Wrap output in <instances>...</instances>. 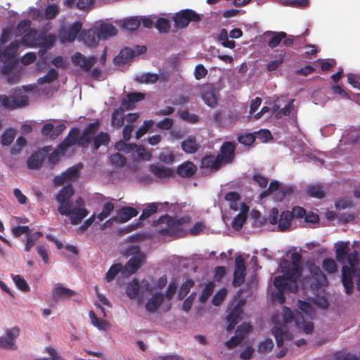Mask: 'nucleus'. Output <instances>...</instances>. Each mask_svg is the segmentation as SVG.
<instances>
[{
    "label": "nucleus",
    "instance_id": "obj_1",
    "mask_svg": "<svg viewBox=\"0 0 360 360\" xmlns=\"http://www.w3.org/2000/svg\"><path fill=\"white\" fill-rule=\"evenodd\" d=\"M283 319L284 323H276L272 328V333L276 340L277 346L281 347L283 345L284 340H291L292 335L288 331L287 323L295 322L297 326H300V319L297 314L294 316L292 310L288 307L283 309Z\"/></svg>",
    "mask_w": 360,
    "mask_h": 360
},
{
    "label": "nucleus",
    "instance_id": "obj_2",
    "mask_svg": "<svg viewBox=\"0 0 360 360\" xmlns=\"http://www.w3.org/2000/svg\"><path fill=\"white\" fill-rule=\"evenodd\" d=\"M190 218L188 217H172L168 214L161 216L158 219L153 221V225L165 224L166 227L162 228L160 233L163 236H178L183 231L182 225L188 223Z\"/></svg>",
    "mask_w": 360,
    "mask_h": 360
},
{
    "label": "nucleus",
    "instance_id": "obj_3",
    "mask_svg": "<svg viewBox=\"0 0 360 360\" xmlns=\"http://www.w3.org/2000/svg\"><path fill=\"white\" fill-rule=\"evenodd\" d=\"M126 257H131L123 266V276L128 277L136 272L145 264L146 254L141 250L139 245H132L125 252Z\"/></svg>",
    "mask_w": 360,
    "mask_h": 360
},
{
    "label": "nucleus",
    "instance_id": "obj_4",
    "mask_svg": "<svg viewBox=\"0 0 360 360\" xmlns=\"http://www.w3.org/2000/svg\"><path fill=\"white\" fill-rule=\"evenodd\" d=\"M28 105V96L23 94L19 89H15L10 96L0 94V108L11 111L25 108Z\"/></svg>",
    "mask_w": 360,
    "mask_h": 360
},
{
    "label": "nucleus",
    "instance_id": "obj_5",
    "mask_svg": "<svg viewBox=\"0 0 360 360\" xmlns=\"http://www.w3.org/2000/svg\"><path fill=\"white\" fill-rule=\"evenodd\" d=\"M292 262L283 259L280 262V267L282 273L289 276V278L295 280L299 279L302 273L301 266V255L297 252H294L291 255Z\"/></svg>",
    "mask_w": 360,
    "mask_h": 360
},
{
    "label": "nucleus",
    "instance_id": "obj_6",
    "mask_svg": "<svg viewBox=\"0 0 360 360\" xmlns=\"http://www.w3.org/2000/svg\"><path fill=\"white\" fill-rule=\"evenodd\" d=\"M201 15L191 9H183L176 13L172 17L174 27L177 30L187 27L190 22H198L201 20Z\"/></svg>",
    "mask_w": 360,
    "mask_h": 360
},
{
    "label": "nucleus",
    "instance_id": "obj_7",
    "mask_svg": "<svg viewBox=\"0 0 360 360\" xmlns=\"http://www.w3.org/2000/svg\"><path fill=\"white\" fill-rule=\"evenodd\" d=\"M75 193L71 184L63 187L56 196V200L60 203L58 211L60 214H69L68 208L72 206L70 199Z\"/></svg>",
    "mask_w": 360,
    "mask_h": 360
},
{
    "label": "nucleus",
    "instance_id": "obj_8",
    "mask_svg": "<svg viewBox=\"0 0 360 360\" xmlns=\"http://www.w3.org/2000/svg\"><path fill=\"white\" fill-rule=\"evenodd\" d=\"M244 301L240 300L235 305L230 304L228 307L229 313L226 316V322L228 326L226 327L227 331H231L234 329L235 326L241 320V315L243 314V307Z\"/></svg>",
    "mask_w": 360,
    "mask_h": 360
},
{
    "label": "nucleus",
    "instance_id": "obj_9",
    "mask_svg": "<svg viewBox=\"0 0 360 360\" xmlns=\"http://www.w3.org/2000/svg\"><path fill=\"white\" fill-rule=\"evenodd\" d=\"M236 144L232 141H225L220 147L217 158L221 165H229L233 162L236 155Z\"/></svg>",
    "mask_w": 360,
    "mask_h": 360
},
{
    "label": "nucleus",
    "instance_id": "obj_10",
    "mask_svg": "<svg viewBox=\"0 0 360 360\" xmlns=\"http://www.w3.org/2000/svg\"><path fill=\"white\" fill-rule=\"evenodd\" d=\"M82 23L79 21L75 22L68 28L63 27L59 32V38L62 43L72 42L81 32Z\"/></svg>",
    "mask_w": 360,
    "mask_h": 360
},
{
    "label": "nucleus",
    "instance_id": "obj_11",
    "mask_svg": "<svg viewBox=\"0 0 360 360\" xmlns=\"http://www.w3.org/2000/svg\"><path fill=\"white\" fill-rule=\"evenodd\" d=\"M51 146H45L37 152L32 153L27 160V166L30 169H39L45 160L47 153L51 151Z\"/></svg>",
    "mask_w": 360,
    "mask_h": 360
},
{
    "label": "nucleus",
    "instance_id": "obj_12",
    "mask_svg": "<svg viewBox=\"0 0 360 360\" xmlns=\"http://www.w3.org/2000/svg\"><path fill=\"white\" fill-rule=\"evenodd\" d=\"M246 276V266L243 258L238 256L236 258L235 269L232 285L234 287L240 286L244 282Z\"/></svg>",
    "mask_w": 360,
    "mask_h": 360
},
{
    "label": "nucleus",
    "instance_id": "obj_13",
    "mask_svg": "<svg viewBox=\"0 0 360 360\" xmlns=\"http://www.w3.org/2000/svg\"><path fill=\"white\" fill-rule=\"evenodd\" d=\"M283 276L275 277L274 284L277 289L288 290L290 292H296L298 290L297 281L290 278L289 276L283 273Z\"/></svg>",
    "mask_w": 360,
    "mask_h": 360
},
{
    "label": "nucleus",
    "instance_id": "obj_14",
    "mask_svg": "<svg viewBox=\"0 0 360 360\" xmlns=\"http://www.w3.org/2000/svg\"><path fill=\"white\" fill-rule=\"evenodd\" d=\"M356 271V269L344 265L342 267L341 281L345 288V292L350 295L353 292L354 283L353 278Z\"/></svg>",
    "mask_w": 360,
    "mask_h": 360
},
{
    "label": "nucleus",
    "instance_id": "obj_15",
    "mask_svg": "<svg viewBox=\"0 0 360 360\" xmlns=\"http://www.w3.org/2000/svg\"><path fill=\"white\" fill-rule=\"evenodd\" d=\"M83 167L82 164L72 166L68 168L60 176L54 178L53 182L56 186H61L68 181L75 180L79 177V169Z\"/></svg>",
    "mask_w": 360,
    "mask_h": 360
},
{
    "label": "nucleus",
    "instance_id": "obj_16",
    "mask_svg": "<svg viewBox=\"0 0 360 360\" xmlns=\"http://www.w3.org/2000/svg\"><path fill=\"white\" fill-rule=\"evenodd\" d=\"M80 143V130L74 127L70 129L68 136L65 139L58 145V148L62 151H65L69 147L74 145L79 146Z\"/></svg>",
    "mask_w": 360,
    "mask_h": 360
},
{
    "label": "nucleus",
    "instance_id": "obj_17",
    "mask_svg": "<svg viewBox=\"0 0 360 360\" xmlns=\"http://www.w3.org/2000/svg\"><path fill=\"white\" fill-rule=\"evenodd\" d=\"M72 61L75 65L79 66L85 72H89L96 62V56L86 58L83 54L77 52L72 56Z\"/></svg>",
    "mask_w": 360,
    "mask_h": 360
},
{
    "label": "nucleus",
    "instance_id": "obj_18",
    "mask_svg": "<svg viewBox=\"0 0 360 360\" xmlns=\"http://www.w3.org/2000/svg\"><path fill=\"white\" fill-rule=\"evenodd\" d=\"M66 129L63 123H60L56 127L51 122L46 123L41 129V133L44 136H49L51 140L56 139Z\"/></svg>",
    "mask_w": 360,
    "mask_h": 360
},
{
    "label": "nucleus",
    "instance_id": "obj_19",
    "mask_svg": "<svg viewBox=\"0 0 360 360\" xmlns=\"http://www.w3.org/2000/svg\"><path fill=\"white\" fill-rule=\"evenodd\" d=\"M201 96L205 103L210 107H214L217 103L215 89L213 84H204L201 88Z\"/></svg>",
    "mask_w": 360,
    "mask_h": 360
},
{
    "label": "nucleus",
    "instance_id": "obj_20",
    "mask_svg": "<svg viewBox=\"0 0 360 360\" xmlns=\"http://www.w3.org/2000/svg\"><path fill=\"white\" fill-rule=\"evenodd\" d=\"M20 46V41L18 40H15L11 41L9 45L6 46L1 52H0V60L1 62H7L8 60H18L15 58L17 51Z\"/></svg>",
    "mask_w": 360,
    "mask_h": 360
},
{
    "label": "nucleus",
    "instance_id": "obj_21",
    "mask_svg": "<svg viewBox=\"0 0 360 360\" xmlns=\"http://www.w3.org/2000/svg\"><path fill=\"white\" fill-rule=\"evenodd\" d=\"M79 38L88 46H94L99 42L97 27H91L89 30H83Z\"/></svg>",
    "mask_w": 360,
    "mask_h": 360
},
{
    "label": "nucleus",
    "instance_id": "obj_22",
    "mask_svg": "<svg viewBox=\"0 0 360 360\" xmlns=\"http://www.w3.org/2000/svg\"><path fill=\"white\" fill-rule=\"evenodd\" d=\"M222 166L217 156L214 155H207L204 156L200 161V167L202 169H210L212 172L219 170Z\"/></svg>",
    "mask_w": 360,
    "mask_h": 360
},
{
    "label": "nucleus",
    "instance_id": "obj_23",
    "mask_svg": "<svg viewBox=\"0 0 360 360\" xmlns=\"http://www.w3.org/2000/svg\"><path fill=\"white\" fill-rule=\"evenodd\" d=\"M68 210L70 213L64 215L70 217L72 224H79L89 213L87 210L84 207H72V206L68 208Z\"/></svg>",
    "mask_w": 360,
    "mask_h": 360
},
{
    "label": "nucleus",
    "instance_id": "obj_24",
    "mask_svg": "<svg viewBox=\"0 0 360 360\" xmlns=\"http://www.w3.org/2000/svg\"><path fill=\"white\" fill-rule=\"evenodd\" d=\"M145 98V94L141 92H131L126 94L125 98L122 100V109L129 110L131 106Z\"/></svg>",
    "mask_w": 360,
    "mask_h": 360
},
{
    "label": "nucleus",
    "instance_id": "obj_25",
    "mask_svg": "<svg viewBox=\"0 0 360 360\" xmlns=\"http://www.w3.org/2000/svg\"><path fill=\"white\" fill-rule=\"evenodd\" d=\"M99 40H105L117 34V28L111 23H101L97 27Z\"/></svg>",
    "mask_w": 360,
    "mask_h": 360
},
{
    "label": "nucleus",
    "instance_id": "obj_26",
    "mask_svg": "<svg viewBox=\"0 0 360 360\" xmlns=\"http://www.w3.org/2000/svg\"><path fill=\"white\" fill-rule=\"evenodd\" d=\"M75 294L76 292L74 290L64 287L60 283H57L52 291V297L54 300L69 299Z\"/></svg>",
    "mask_w": 360,
    "mask_h": 360
},
{
    "label": "nucleus",
    "instance_id": "obj_27",
    "mask_svg": "<svg viewBox=\"0 0 360 360\" xmlns=\"http://www.w3.org/2000/svg\"><path fill=\"white\" fill-rule=\"evenodd\" d=\"M197 167L191 161H186L178 166L176 173L184 178H191L197 172Z\"/></svg>",
    "mask_w": 360,
    "mask_h": 360
},
{
    "label": "nucleus",
    "instance_id": "obj_28",
    "mask_svg": "<svg viewBox=\"0 0 360 360\" xmlns=\"http://www.w3.org/2000/svg\"><path fill=\"white\" fill-rule=\"evenodd\" d=\"M164 302V294L155 292L146 303L145 308L150 313H155Z\"/></svg>",
    "mask_w": 360,
    "mask_h": 360
},
{
    "label": "nucleus",
    "instance_id": "obj_29",
    "mask_svg": "<svg viewBox=\"0 0 360 360\" xmlns=\"http://www.w3.org/2000/svg\"><path fill=\"white\" fill-rule=\"evenodd\" d=\"M293 102L294 99L290 100L283 108H280L277 104H274L271 108L272 115H274L276 119H281L283 116L289 115L294 108Z\"/></svg>",
    "mask_w": 360,
    "mask_h": 360
},
{
    "label": "nucleus",
    "instance_id": "obj_30",
    "mask_svg": "<svg viewBox=\"0 0 360 360\" xmlns=\"http://www.w3.org/2000/svg\"><path fill=\"white\" fill-rule=\"evenodd\" d=\"M293 219V214L290 211L286 210L281 212L278 223V230L281 232L286 231L291 226V221Z\"/></svg>",
    "mask_w": 360,
    "mask_h": 360
},
{
    "label": "nucleus",
    "instance_id": "obj_31",
    "mask_svg": "<svg viewBox=\"0 0 360 360\" xmlns=\"http://www.w3.org/2000/svg\"><path fill=\"white\" fill-rule=\"evenodd\" d=\"M149 170L153 174L160 179H168L172 176L174 174V171L172 169L156 165H151Z\"/></svg>",
    "mask_w": 360,
    "mask_h": 360
},
{
    "label": "nucleus",
    "instance_id": "obj_32",
    "mask_svg": "<svg viewBox=\"0 0 360 360\" xmlns=\"http://www.w3.org/2000/svg\"><path fill=\"white\" fill-rule=\"evenodd\" d=\"M136 56L135 51L129 48L125 47L122 49L120 53L116 56L113 61L115 64H125Z\"/></svg>",
    "mask_w": 360,
    "mask_h": 360
},
{
    "label": "nucleus",
    "instance_id": "obj_33",
    "mask_svg": "<svg viewBox=\"0 0 360 360\" xmlns=\"http://www.w3.org/2000/svg\"><path fill=\"white\" fill-rule=\"evenodd\" d=\"M138 214V211L132 207H124L117 214L119 222L124 223Z\"/></svg>",
    "mask_w": 360,
    "mask_h": 360
},
{
    "label": "nucleus",
    "instance_id": "obj_34",
    "mask_svg": "<svg viewBox=\"0 0 360 360\" xmlns=\"http://www.w3.org/2000/svg\"><path fill=\"white\" fill-rule=\"evenodd\" d=\"M37 36V30L32 28L22 36L20 41H19L20 44L28 47H34L38 45Z\"/></svg>",
    "mask_w": 360,
    "mask_h": 360
},
{
    "label": "nucleus",
    "instance_id": "obj_35",
    "mask_svg": "<svg viewBox=\"0 0 360 360\" xmlns=\"http://www.w3.org/2000/svg\"><path fill=\"white\" fill-rule=\"evenodd\" d=\"M181 148L185 153L193 154L199 150L200 145L197 143L195 136H189L182 141Z\"/></svg>",
    "mask_w": 360,
    "mask_h": 360
},
{
    "label": "nucleus",
    "instance_id": "obj_36",
    "mask_svg": "<svg viewBox=\"0 0 360 360\" xmlns=\"http://www.w3.org/2000/svg\"><path fill=\"white\" fill-rule=\"evenodd\" d=\"M124 110H127L122 109L121 105L120 108L116 109L113 111L111 117V124L113 127L120 128L123 125L124 121L123 112Z\"/></svg>",
    "mask_w": 360,
    "mask_h": 360
},
{
    "label": "nucleus",
    "instance_id": "obj_37",
    "mask_svg": "<svg viewBox=\"0 0 360 360\" xmlns=\"http://www.w3.org/2000/svg\"><path fill=\"white\" fill-rule=\"evenodd\" d=\"M309 196L314 198L322 199L325 197V192L321 184H310L307 188Z\"/></svg>",
    "mask_w": 360,
    "mask_h": 360
},
{
    "label": "nucleus",
    "instance_id": "obj_38",
    "mask_svg": "<svg viewBox=\"0 0 360 360\" xmlns=\"http://www.w3.org/2000/svg\"><path fill=\"white\" fill-rule=\"evenodd\" d=\"M349 251V242H341L335 245V257L339 262H342Z\"/></svg>",
    "mask_w": 360,
    "mask_h": 360
},
{
    "label": "nucleus",
    "instance_id": "obj_39",
    "mask_svg": "<svg viewBox=\"0 0 360 360\" xmlns=\"http://www.w3.org/2000/svg\"><path fill=\"white\" fill-rule=\"evenodd\" d=\"M140 284L137 279H133L129 282L126 288V292L127 296L130 299H135L139 293Z\"/></svg>",
    "mask_w": 360,
    "mask_h": 360
},
{
    "label": "nucleus",
    "instance_id": "obj_40",
    "mask_svg": "<svg viewBox=\"0 0 360 360\" xmlns=\"http://www.w3.org/2000/svg\"><path fill=\"white\" fill-rule=\"evenodd\" d=\"M110 135L106 132L98 133L93 139L95 150H98L101 146H107L110 142Z\"/></svg>",
    "mask_w": 360,
    "mask_h": 360
},
{
    "label": "nucleus",
    "instance_id": "obj_41",
    "mask_svg": "<svg viewBox=\"0 0 360 360\" xmlns=\"http://www.w3.org/2000/svg\"><path fill=\"white\" fill-rule=\"evenodd\" d=\"M123 266L120 263L112 264L105 274L106 281H112L119 273L123 275Z\"/></svg>",
    "mask_w": 360,
    "mask_h": 360
},
{
    "label": "nucleus",
    "instance_id": "obj_42",
    "mask_svg": "<svg viewBox=\"0 0 360 360\" xmlns=\"http://www.w3.org/2000/svg\"><path fill=\"white\" fill-rule=\"evenodd\" d=\"M141 20L138 17H132L123 20L122 27L129 31H134L139 28Z\"/></svg>",
    "mask_w": 360,
    "mask_h": 360
},
{
    "label": "nucleus",
    "instance_id": "obj_43",
    "mask_svg": "<svg viewBox=\"0 0 360 360\" xmlns=\"http://www.w3.org/2000/svg\"><path fill=\"white\" fill-rule=\"evenodd\" d=\"M15 137V130L13 128H9L3 133L1 136V143L3 146H10Z\"/></svg>",
    "mask_w": 360,
    "mask_h": 360
},
{
    "label": "nucleus",
    "instance_id": "obj_44",
    "mask_svg": "<svg viewBox=\"0 0 360 360\" xmlns=\"http://www.w3.org/2000/svg\"><path fill=\"white\" fill-rule=\"evenodd\" d=\"M91 323L99 330H105L108 326V323L105 320L100 319L97 317L94 311L89 313Z\"/></svg>",
    "mask_w": 360,
    "mask_h": 360
},
{
    "label": "nucleus",
    "instance_id": "obj_45",
    "mask_svg": "<svg viewBox=\"0 0 360 360\" xmlns=\"http://www.w3.org/2000/svg\"><path fill=\"white\" fill-rule=\"evenodd\" d=\"M297 306L300 311H297L296 314L300 319L304 320V316L311 311V307L308 302L302 300H298Z\"/></svg>",
    "mask_w": 360,
    "mask_h": 360
},
{
    "label": "nucleus",
    "instance_id": "obj_46",
    "mask_svg": "<svg viewBox=\"0 0 360 360\" xmlns=\"http://www.w3.org/2000/svg\"><path fill=\"white\" fill-rule=\"evenodd\" d=\"M4 64L0 65V72L3 75L7 76L15 70L18 65V60H8L7 62H2Z\"/></svg>",
    "mask_w": 360,
    "mask_h": 360
},
{
    "label": "nucleus",
    "instance_id": "obj_47",
    "mask_svg": "<svg viewBox=\"0 0 360 360\" xmlns=\"http://www.w3.org/2000/svg\"><path fill=\"white\" fill-rule=\"evenodd\" d=\"M32 21L28 19L20 20L16 28L15 34L16 36H22L25 33L28 32L31 28Z\"/></svg>",
    "mask_w": 360,
    "mask_h": 360
},
{
    "label": "nucleus",
    "instance_id": "obj_48",
    "mask_svg": "<svg viewBox=\"0 0 360 360\" xmlns=\"http://www.w3.org/2000/svg\"><path fill=\"white\" fill-rule=\"evenodd\" d=\"M158 203L152 202L148 204L142 211L139 220H144L150 217L158 211Z\"/></svg>",
    "mask_w": 360,
    "mask_h": 360
},
{
    "label": "nucleus",
    "instance_id": "obj_49",
    "mask_svg": "<svg viewBox=\"0 0 360 360\" xmlns=\"http://www.w3.org/2000/svg\"><path fill=\"white\" fill-rule=\"evenodd\" d=\"M194 285V281L192 279H187L181 286L178 298L180 300H184L190 292L191 288Z\"/></svg>",
    "mask_w": 360,
    "mask_h": 360
},
{
    "label": "nucleus",
    "instance_id": "obj_50",
    "mask_svg": "<svg viewBox=\"0 0 360 360\" xmlns=\"http://www.w3.org/2000/svg\"><path fill=\"white\" fill-rule=\"evenodd\" d=\"M155 27L160 33H168L171 29L169 21L164 18H159L155 24Z\"/></svg>",
    "mask_w": 360,
    "mask_h": 360
},
{
    "label": "nucleus",
    "instance_id": "obj_51",
    "mask_svg": "<svg viewBox=\"0 0 360 360\" xmlns=\"http://www.w3.org/2000/svg\"><path fill=\"white\" fill-rule=\"evenodd\" d=\"M238 141L245 146H250L255 141V136L252 133H241L237 136Z\"/></svg>",
    "mask_w": 360,
    "mask_h": 360
},
{
    "label": "nucleus",
    "instance_id": "obj_52",
    "mask_svg": "<svg viewBox=\"0 0 360 360\" xmlns=\"http://www.w3.org/2000/svg\"><path fill=\"white\" fill-rule=\"evenodd\" d=\"M20 330L18 326H14L12 328L8 329L6 332V338L13 349H16V346L14 344L15 339L20 335Z\"/></svg>",
    "mask_w": 360,
    "mask_h": 360
},
{
    "label": "nucleus",
    "instance_id": "obj_53",
    "mask_svg": "<svg viewBox=\"0 0 360 360\" xmlns=\"http://www.w3.org/2000/svg\"><path fill=\"white\" fill-rule=\"evenodd\" d=\"M215 287V284L213 282H210L207 283L202 290L201 295H200V301L202 303H205L207 302L208 298L211 296L212 292H214V288Z\"/></svg>",
    "mask_w": 360,
    "mask_h": 360
},
{
    "label": "nucleus",
    "instance_id": "obj_54",
    "mask_svg": "<svg viewBox=\"0 0 360 360\" xmlns=\"http://www.w3.org/2000/svg\"><path fill=\"white\" fill-rule=\"evenodd\" d=\"M42 236V233L37 231L32 234L27 235V238L25 243V251L30 252L32 248L35 245L36 242L40 237Z\"/></svg>",
    "mask_w": 360,
    "mask_h": 360
},
{
    "label": "nucleus",
    "instance_id": "obj_55",
    "mask_svg": "<svg viewBox=\"0 0 360 360\" xmlns=\"http://www.w3.org/2000/svg\"><path fill=\"white\" fill-rule=\"evenodd\" d=\"M110 160L111 165L117 168L123 167L127 162L126 158L119 153L112 155Z\"/></svg>",
    "mask_w": 360,
    "mask_h": 360
},
{
    "label": "nucleus",
    "instance_id": "obj_56",
    "mask_svg": "<svg viewBox=\"0 0 360 360\" xmlns=\"http://www.w3.org/2000/svg\"><path fill=\"white\" fill-rule=\"evenodd\" d=\"M322 267L326 272L330 274L337 271L336 262L331 258L324 259L322 263Z\"/></svg>",
    "mask_w": 360,
    "mask_h": 360
},
{
    "label": "nucleus",
    "instance_id": "obj_57",
    "mask_svg": "<svg viewBox=\"0 0 360 360\" xmlns=\"http://www.w3.org/2000/svg\"><path fill=\"white\" fill-rule=\"evenodd\" d=\"M13 281L15 283L17 288L23 292L30 291V288L27 281L19 275H11Z\"/></svg>",
    "mask_w": 360,
    "mask_h": 360
},
{
    "label": "nucleus",
    "instance_id": "obj_58",
    "mask_svg": "<svg viewBox=\"0 0 360 360\" xmlns=\"http://www.w3.org/2000/svg\"><path fill=\"white\" fill-rule=\"evenodd\" d=\"M219 40L221 41V44L226 48L233 49L235 47V41L229 39L228 32L225 29L221 30L219 35Z\"/></svg>",
    "mask_w": 360,
    "mask_h": 360
},
{
    "label": "nucleus",
    "instance_id": "obj_59",
    "mask_svg": "<svg viewBox=\"0 0 360 360\" xmlns=\"http://www.w3.org/2000/svg\"><path fill=\"white\" fill-rule=\"evenodd\" d=\"M287 34L284 32L276 33L269 40L268 45L270 48L274 49L277 47L282 40L286 38Z\"/></svg>",
    "mask_w": 360,
    "mask_h": 360
},
{
    "label": "nucleus",
    "instance_id": "obj_60",
    "mask_svg": "<svg viewBox=\"0 0 360 360\" xmlns=\"http://www.w3.org/2000/svg\"><path fill=\"white\" fill-rule=\"evenodd\" d=\"M115 208V205L112 202H108L103 205L102 211L98 214V219L99 221H103L107 218Z\"/></svg>",
    "mask_w": 360,
    "mask_h": 360
},
{
    "label": "nucleus",
    "instance_id": "obj_61",
    "mask_svg": "<svg viewBox=\"0 0 360 360\" xmlns=\"http://www.w3.org/2000/svg\"><path fill=\"white\" fill-rule=\"evenodd\" d=\"M58 77V72L54 69V68H51L48 72L44 75L42 77L40 78V81H41V83H51L53 82H54L55 80H56Z\"/></svg>",
    "mask_w": 360,
    "mask_h": 360
},
{
    "label": "nucleus",
    "instance_id": "obj_62",
    "mask_svg": "<svg viewBox=\"0 0 360 360\" xmlns=\"http://www.w3.org/2000/svg\"><path fill=\"white\" fill-rule=\"evenodd\" d=\"M247 217L245 216L243 213L238 214L233 219L232 221V227L235 230H240L242 229L244 223L245 222Z\"/></svg>",
    "mask_w": 360,
    "mask_h": 360
},
{
    "label": "nucleus",
    "instance_id": "obj_63",
    "mask_svg": "<svg viewBox=\"0 0 360 360\" xmlns=\"http://www.w3.org/2000/svg\"><path fill=\"white\" fill-rule=\"evenodd\" d=\"M227 295V290L226 288H223L217 291L214 295L212 302L215 306H219L221 302L225 299Z\"/></svg>",
    "mask_w": 360,
    "mask_h": 360
},
{
    "label": "nucleus",
    "instance_id": "obj_64",
    "mask_svg": "<svg viewBox=\"0 0 360 360\" xmlns=\"http://www.w3.org/2000/svg\"><path fill=\"white\" fill-rule=\"evenodd\" d=\"M41 40V41L39 45H41L44 48L50 49L53 46L54 42L56 41V37L52 34H49L42 37Z\"/></svg>",
    "mask_w": 360,
    "mask_h": 360
}]
</instances>
